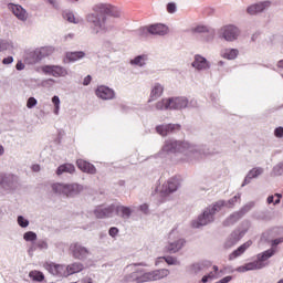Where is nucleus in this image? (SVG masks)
<instances>
[{
	"mask_svg": "<svg viewBox=\"0 0 283 283\" xmlns=\"http://www.w3.org/2000/svg\"><path fill=\"white\" fill-rule=\"evenodd\" d=\"M209 151L205 145L191 144L187 140H178L176 138L166 139L161 149L155 158H160L161 160H172V156H181L177 160L185 163H193V160H200L203 156H207Z\"/></svg>",
	"mask_w": 283,
	"mask_h": 283,
	"instance_id": "obj_1",
	"label": "nucleus"
},
{
	"mask_svg": "<svg viewBox=\"0 0 283 283\" xmlns=\"http://www.w3.org/2000/svg\"><path fill=\"white\" fill-rule=\"evenodd\" d=\"M113 17L119 19L120 10L117 7L99 3L94 7V13L86 17V22L91 28L92 34H101L107 32V18Z\"/></svg>",
	"mask_w": 283,
	"mask_h": 283,
	"instance_id": "obj_2",
	"label": "nucleus"
},
{
	"mask_svg": "<svg viewBox=\"0 0 283 283\" xmlns=\"http://www.w3.org/2000/svg\"><path fill=\"white\" fill-rule=\"evenodd\" d=\"M241 195L237 193L234 197L229 199L228 201L219 200L214 203L208 206L201 214L198 216L196 220L191 222L192 229H200V227H207V224H211L213 220H216V214L219 211H222V207H235L237 202H240Z\"/></svg>",
	"mask_w": 283,
	"mask_h": 283,
	"instance_id": "obj_3",
	"label": "nucleus"
},
{
	"mask_svg": "<svg viewBox=\"0 0 283 283\" xmlns=\"http://www.w3.org/2000/svg\"><path fill=\"white\" fill-rule=\"evenodd\" d=\"M155 107L159 112L166 109H196L198 107V101L196 98L189 99L186 96L168 97L157 102Z\"/></svg>",
	"mask_w": 283,
	"mask_h": 283,
	"instance_id": "obj_4",
	"label": "nucleus"
},
{
	"mask_svg": "<svg viewBox=\"0 0 283 283\" xmlns=\"http://www.w3.org/2000/svg\"><path fill=\"white\" fill-rule=\"evenodd\" d=\"M169 275L168 269H159L150 272H146L145 269H136L132 273L125 276L126 282H158V280H164Z\"/></svg>",
	"mask_w": 283,
	"mask_h": 283,
	"instance_id": "obj_5",
	"label": "nucleus"
},
{
	"mask_svg": "<svg viewBox=\"0 0 283 283\" xmlns=\"http://www.w3.org/2000/svg\"><path fill=\"white\" fill-rule=\"evenodd\" d=\"M52 191L62 193L67 198H74V196H78L83 191V186L81 184H53Z\"/></svg>",
	"mask_w": 283,
	"mask_h": 283,
	"instance_id": "obj_6",
	"label": "nucleus"
},
{
	"mask_svg": "<svg viewBox=\"0 0 283 283\" xmlns=\"http://www.w3.org/2000/svg\"><path fill=\"white\" fill-rule=\"evenodd\" d=\"M50 52L51 50L48 46H42L33 51H28L24 54V63L27 65H36V63H41L43 59L50 56Z\"/></svg>",
	"mask_w": 283,
	"mask_h": 283,
	"instance_id": "obj_7",
	"label": "nucleus"
},
{
	"mask_svg": "<svg viewBox=\"0 0 283 283\" xmlns=\"http://www.w3.org/2000/svg\"><path fill=\"white\" fill-rule=\"evenodd\" d=\"M240 36V28L228 24L220 29L219 31V39H223V41H227L228 43H233V41H238Z\"/></svg>",
	"mask_w": 283,
	"mask_h": 283,
	"instance_id": "obj_8",
	"label": "nucleus"
},
{
	"mask_svg": "<svg viewBox=\"0 0 283 283\" xmlns=\"http://www.w3.org/2000/svg\"><path fill=\"white\" fill-rule=\"evenodd\" d=\"M0 187L3 189V191H7V193L15 191V189L19 187V177L13 174L2 172Z\"/></svg>",
	"mask_w": 283,
	"mask_h": 283,
	"instance_id": "obj_9",
	"label": "nucleus"
},
{
	"mask_svg": "<svg viewBox=\"0 0 283 283\" xmlns=\"http://www.w3.org/2000/svg\"><path fill=\"white\" fill-rule=\"evenodd\" d=\"M192 34H200V36L206 41L207 43H211L213 39H216V29L199 24L195 28H192Z\"/></svg>",
	"mask_w": 283,
	"mask_h": 283,
	"instance_id": "obj_10",
	"label": "nucleus"
},
{
	"mask_svg": "<svg viewBox=\"0 0 283 283\" xmlns=\"http://www.w3.org/2000/svg\"><path fill=\"white\" fill-rule=\"evenodd\" d=\"M159 136H171V134H178L182 126L180 124H161L155 127Z\"/></svg>",
	"mask_w": 283,
	"mask_h": 283,
	"instance_id": "obj_11",
	"label": "nucleus"
},
{
	"mask_svg": "<svg viewBox=\"0 0 283 283\" xmlns=\"http://www.w3.org/2000/svg\"><path fill=\"white\" fill-rule=\"evenodd\" d=\"M247 235V230L237 229L230 233V235L226 239L223 244L224 249H232L235 247L243 238Z\"/></svg>",
	"mask_w": 283,
	"mask_h": 283,
	"instance_id": "obj_12",
	"label": "nucleus"
},
{
	"mask_svg": "<svg viewBox=\"0 0 283 283\" xmlns=\"http://www.w3.org/2000/svg\"><path fill=\"white\" fill-rule=\"evenodd\" d=\"M45 269L49 271V273H51V275H54L55 277H70L67 266L63 264L48 263Z\"/></svg>",
	"mask_w": 283,
	"mask_h": 283,
	"instance_id": "obj_13",
	"label": "nucleus"
},
{
	"mask_svg": "<svg viewBox=\"0 0 283 283\" xmlns=\"http://www.w3.org/2000/svg\"><path fill=\"white\" fill-rule=\"evenodd\" d=\"M115 211L116 205L112 203L105 208H103V206H97L94 209L93 213L98 220H105V218H112Z\"/></svg>",
	"mask_w": 283,
	"mask_h": 283,
	"instance_id": "obj_14",
	"label": "nucleus"
},
{
	"mask_svg": "<svg viewBox=\"0 0 283 283\" xmlns=\"http://www.w3.org/2000/svg\"><path fill=\"white\" fill-rule=\"evenodd\" d=\"M212 264L213 263H211V261L208 260L195 262L187 266V271L191 275H199V273H202V271L211 269Z\"/></svg>",
	"mask_w": 283,
	"mask_h": 283,
	"instance_id": "obj_15",
	"label": "nucleus"
},
{
	"mask_svg": "<svg viewBox=\"0 0 283 283\" xmlns=\"http://www.w3.org/2000/svg\"><path fill=\"white\" fill-rule=\"evenodd\" d=\"M95 94L97 98H101L102 101H114L116 97V92H114V88H109V86L106 85L97 86Z\"/></svg>",
	"mask_w": 283,
	"mask_h": 283,
	"instance_id": "obj_16",
	"label": "nucleus"
},
{
	"mask_svg": "<svg viewBox=\"0 0 283 283\" xmlns=\"http://www.w3.org/2000/svg\"><path fill=\"white\" fill-rule=\"evenodd\" d=\"M179 187L180 180H178V178H170L166 184L163 185L160 195L163 198H165V196H169V193H175V191H178Z\"/></svg>",
	"mask_w": 283,
	"mask_h": 283,
	"instance_id": "obj_17",
	"label": "nucleus"
},
{
	"mask_svg": "<svg viewBox=\"0 0 283 283\" xmlns=\"http://www.w3.org/2000/svg\"><path fill=\"white\" fill-rule=\"evenodd\" d=\"M275 249L274 248H270L269 250H265L261 253H259L256 255V260L253 261L254 263H256V266H260V268H256L258 270L260 269H264V266H266L264 264V262H266V260H271V258H273V255H275Z\"/></svg>",
	"mask_w": 283,
	"mask_h": 283,
	"instance_id": "obj_18",
	"label": "nucleus"
},
{
	"mask_svg": "<svg viewBox=\"0 0 283 283\" xmlns=\"http://www.w3.org/2000/svg\"><path fill=\"white\" fill-rule=\"evenodd\" d=\"M71 251L75 260H87V258H90V250H87V248L81 245L80 243L73 244L71 247Z\"/></svg>",
	"mask_w": 283,
	"mask_h": 283,
	"instance_id": "obj_19",
	"label": "nucleus"
},
{
	"mask_svg": "<svg viewBox=\"0 0 283 283\" xmlns=\"http://www.w3.org/2000/svg\"><path fill=\"white\" fill-rule=\"evenodd\" d=\"M76 167L77 169H80V171H82L83 174H88L90 176H95L97 171L96 166L85 159H77Z\"/></svg>",
	"mask_w": 283,
	"mask_h": 283,
	"instance_id": "obj_20",
	"label": "nucleus"
},
{
	"mask_svg": "<svg viewBox=\"0 0 283 283\" xmlns=\"http://www.w3.org/2000/svg\"><path fill=\"white\" fill-rule=\"evenodd\" d=\"M191 65L199 72L202 70H211V62H209L205 56L198 54L195 55V60Z\"/></svg>",
	"mask_w": 283,
	"mask_h": 283,
	"instance_id": "obj_21",
	"label": "nucleus"
},
{
	"mask_svg": "<svg viewBox=\"0 0 283 283\" xmlns=\"http://www.w3.org/2000/svg\"><path fill=\"white\" fill-rule=\"evenodd\" d=\"M8 8L19 21H28V11L21 4L9 3Z\"/></svg>",
	"mask_w": 283,
	"mask_h": 283,
	"instance_id": "obj_22",
	"label": "nucleus"
},
{
	"mask_svg": "<svg viewBox=\"0 0 283 283\" xmlns=\"http://www.w3.org/2000/svg\"><path fill=\"white\" fill-rule=\"evenodd\" d=\"M264 174V168L262 167H254L251 170H249L248 175L245 176L241 187H247V185H251V181L259 176H262Z\"/></svg>",
	"mask_w": 283,
	"mask_h": 283,
	"instance_id": "obj_23",
	"label": "nucleus"
},
{
	"mask_svg": "<svg viewBox=\"0 0 283 283\" xmlns=\"http://www.w3.org/2000/svg\"><path fill=\"white\" fill-rule=\"evenodd\" d=\"M251 244H253L252 241H247L245 243L241 244L237 250L232 251L229 254L228 260L230 262H233V260H238V258H240L241 255H244V253L247 252V249H249Z\"/></svg>",
	"mask_w": 283,
	"mask_h": 283,
	"instance_id": "obj_24",
	"label": "nucleus"
},
{
	"mask_svg": "<svg viewBox=\"0 0 283 283\" xmlns=\"http://www.w3.org/2000/svg\"><path fill=\"white\" fill-rule=\"evenodd\" d=\"M169 32V27L163 23H156L149 25V34L165 36Z\"/></svg>",
	"mask_w": 283,
	"mask_h": 283,
	"instance_id": "obj_25",
	"label": "nucleus"
},
{
	"mask_svg": "<svg viewBox=\"0 0 283 283\" xmlns=\"http://www.w3.org/2000/svg\"><path fill=\"white\" fill-rule=\"evenodd\" d=\"M186 243L187 241L185 239H177L175 241H170L166 245V251L168 253H178V251H180Z\"/></svg>",
	"mask_w": 283,
	"mask_h": 283,
	"instance_id": "obj_26",
	"label": "nucleus"
},
{
	"mask_svg": "<svg viewBox=\"0 0 283 283\" xmlns=\"http://www.w3.org/2000/svg\"><path fill=\"white\" fill-rule=\"evenodd\" d=\"M268 6H269V2H266V1L258 2V3L249 6L247 8V12H248V14L253 17L255 14H260V12H264V10H266Z\"/></svg>",
	"mask_w": 283,
	"mask_h": 283,
	"instance_id": "obj_27",
	"label": "nucleus"
},
{
	"mask_svg": "<svg viewBox=\"0 0 283 283\" xmlns=\"http://www.w3.org/2000/svg\"><path fill=\"white\" fill-rule=\"evenodd\" d=\"M163 92H165V86H163L160 83H155L153 85L148 103L157 101V98H160L163 96Z\"/></svg>",
	"mask_w": 283,
	"mask_h": 283,
	"instance_id": "obj_28",
	"label": "nucleus"
},
{
	"mask_svg": "<svg viewBox=\"0 0 283 283\" xmlns=\"http://www.w3.org/2000/svg\"><path fill=\"white\" fill-rule=\"evenodd\" d=\"M115 213L123 218V220H129L132 218V208L126 206H116L115 205Z\"/></svg>",
	"mask_w": 283,
	"mask_h": 283,
	"instance_id": "obj_29",
	"label": "nucleus"
},
{
	"mask_svg": "<svg viewBox=\"0 0 283 283\" xmlns=\"http://www.w3.org/2000/svg\"><path fill=\"white\" fill-rule=\"evenodd\" d=\"M238 54H240L238 49H223L220 51V56L228 61H235V59H238Z\"/></svg>",
	"mask_w": 283,
	"mask_h": 283,
	"instance_id": "obj_30",
	"label": "nucleus"
},
{
	"mask_svg": "<svg viewBox=\"0 0 283 283\" xmlns=\"http://www.w3.org/2000/svg\"><path fill=\"white\" fill-rule=\"evenodd\" d=\"M75 171L74 164H62L56 168L55 174L56 176H63V174H74Z\"/></svg>",
	"mask_w": 283,
	"mask_h": 283,
	"instance_id": "obj_31",
	"label": "nucleus"
},
{
	"mask_svg": "<svg viewBox=\"0 0 283 283\" xmlns=\"http://www.w3.org/2000/svg\"><path fill=\"white\" fill-rule=\"evenodd\" d=\"M161 262H166V264H168V266H176V265L180 264V262H178V259H176V256H171V255L157 258L155 265L158 266V264H160Z\"/></svg>",
	"mask_w": 283,
	"mask_h": 283,
	"instance_id": "obj_32",
	"label": "nucleus"
},
{
	"mask_svg": "<svg viewBox=\"0 0 283 283\" xmlns=\"http://www.w3.org/2000/svg\"><path fill=\"white\" fill-rule=\"evenodd\" d=\"M65 59L69 60V63H76V61H81L82 59H85V52L83 51L66 52Z\"/></svg>",
	"mask_w": 283,
	"mask_h": 283,
	"instance_id": "obj_33",
	"label": "nucleus"
},
{
	"mask_svg": "<svg viewBox=\"0 0 283 283\" xmlns=\"http://www.w3.org/2000/svg\"><path fill=\"white\" fill-rule=\"evenodd\" d=\"M147 61H149V56L147 54L136 55L133 60H130V65L145 67L147 65Z\"/></svg>",
	"mask_w": 283,
	"mask_h": 283,
	"instance_id": "obj_34",
	"label": "nucleus"
},
{
	"mask_svg": "<svg viewBox=\"0 0 283 283\" xmlns=\"http://www.w3.org/2000/svg\"><path fill=\"white\" fill-rule=\"evenodd\" d=\"M240 220H242V214L239 211H235L223 221V227H233V224Z\"/></svg>",
	"mask_w": 283,
	"mask_h": 283,
	"instance_id": "obj_35",
	"label": "nucleus"
},
{
	"mask_svg": "<svg viewBox=\"0 0 283 283\" xmlns=\"http://www.w3.org/2000/svg\"><path fill=\"white\" fill-rule=\"evenodd\" d=\"M69 275H74L75 273H81L83 269H85V265L81 262H74L72 264L66 265Z\"/></svg>",
	"mask_w": 283,
	"mask_h": 283,
	"instance_id": "obj_36",
	"label": "nucleus"
},
{
	"mask_svg": "<svg viewBox=\"0 0 283 283\" xmlns=\"http://www.w3.org/2000/svg\"><path fill=\"white\" fill-rule=\"evenodd\" d=\"M36 249L40 251H48V249H50L48 240H38L34 245L29 249V253H33V251H36Z\"/></svg>",
	"mask_w": 283,
	"mask_h": 283,
	"instance_id": "obj_37",
	"label": "nucleus"
},
{
	"mask_svg": "<svg viewBox=\"0 0 283 283\" xmlns=\"http://www.w3.org/2000/svg\"><path fill=\"white\" fill-rule=\"evenodd\" d=\"M260 265H258V263H254V261H252L237 268V271L238 273H247V271H258Z\"/></svg>",
	"mask_w": 283,
	"mask_h": 283,
	"instance_id": "obj_38",
	"label": "nucleus"
},
{
	"mask_svg": "<svg viewBox=\"0 0 283 283\" xmlns=\"http://www.w3.org/2000/svg\"><path fill=\"white\" fill-rule=\"evenodd\" d=\"M29 277L33 281V282H43V280H45V274H43V272L39 271V270H33L29 273Z\"/></svg>",
	"mask_w": 283,
	"mask_h": 283,
	"instance_id": "obj_39",
	"label": "nucleus"
},
{
	"mask_svg": "<svg viewBox=\"0 0 283 283\" xmlns=\"http://www.w3.org/2000/svg\"><path fill=\"white\" fill-rule=\"evenodd\" d=\"M54 78H61V76H67V70L63 66L53 65Z\"/></svg>",
	"mask_w": 283,
	"mask_h": 283,
	"instance_id": "obj_40",
	"label": "nucleus"
},
{
	"mask_svg": "<svg viewBox=\"0 0 283 283\" xmlns=\"http://www.w3.org/2000/svg\"><path fill=\"white\" fill-rule=\"evenodd\" d=\"M253 207H255V202L254 201H250V202L245 203L239 210V213L241 214L242 218H244V216H247V213H249V211H251V209H253Z\"/></svg>",
	"mask_w": 283,
	"mask_h": 283,
	"instance_id": "obj_41",
	"label": "nucleus"
},
{
	"mask_svg": "<svg viewBox=\"0 0 283 283\" xmlns=\"http://www.w3.org/2000/svg\"><path fill=\"white\" fill-rule=\"evenodd\" d=\"M51 101L54 105L53 114H55V116H59V112L61 109V98L59 97V95H54Z\"/></svg>",
	"mask_w": 283,
	"mask_h": 283,
	"instance_id": "obj_42",
	"label": "nucleus"
},
{
	"mask_svg": "<svg viewBox=\"0 0 283 283\" xmlns=\"http://www.w3.org/2000/svg\"><path fill=\"white\" fill-rule=\"evenodd\" d=\"M271 176H274V177L283 176V161L276 164L272 168Z\"/></svg>",
	"mask_w": 283,
	"mask_h": 283,
	"instance_id": "obj_43",
	"label": "nucleus"
},
{
	"mask_svg": "<svg viewBox=\"0 0 283 283\" xmlns=\"http://www.w3.org/2000/svg\"><path fill=\"white\" fill-rule=\"evenodd\" d=\"M36 238L38 235H36V232L34 231H28L23 234V240L25 242H36Z\"/></svg>",
	"mask_w": 283,
	"mask_h": 283,
	"instance_id": "obj_44",
	"label": "nucleus"
},
{
	"mask_svg": "<svg viewBox=\"0 0 283 283\" xmlns=\"http://www.w3.org/2000/svg\"><path fill=\"white\" fill-rule=\"evenodd\" d=\"M17 222H18L19 227H21V229H28V227H30V220H28L23 216H18Z\"/></svg>",
	"mask_w": 283,
	"mask_h": 283,
	"instance_id": "obj_45",
	"label": "nucleus"
},
{
	"mask_svg": "<svg viewBox=\"0 0 283 283\" xmlns=\"http://www.w3.org/2000/svg\"><path fill=\"white\" fill-rule=\"evenodd\" d=\"M41 70L43 74H49V76H53L54 74V65L46 64L41 66Z\"/></svg>",
	"mask_w": 283,
	"mask_h": 283,
	"instance_id": "obj_46",
	"label": "nucleus"
},
{
	"mask_svg": "<svg viewBox=\"0 0 283 283\" xmlns=\"http://www.w3.org/2000/svg\"><path fill=\"white\" fill-rule=\"evenodd\" d=\"M138 36H142V39H147L149 34V27H142L137 30Z\"/></svg>",
	"mask_w": 283,
	"mask_h": 283,
	"instance_id": "obj_47",
	"label": "nucleus"
},
{
	"mask_svg": "<svg viewBox=\"0 0 283 283\" xmlns=\"http://www.w3.org/2000/svg\"><path fill=\"white\" fill-rule=\"evenodd\" d=\"M63 19H65V21H69V23H77L74 13L70 11L63 13Z\"/></svg>",
	"mask_w": 283,
	"mask_h": 283,
	"instance_id": "obj_48",
	"label": "nucleus"
},
{
	"mask_svg": "<svg viewBox=\"0 0 283 283\" xmlns=\"http://www.w3.org/2000/svg\"><path fill=\"white\" fill-rule=\"evenodd\" d=\"M166 10L169 14H176L177 10H178V7L176 6V2H169L167 6H166Z\"/></svg>",
	"mask_w": 283,
	"mask_h": 283,
	"instance_id": "obj_49",
	"label": "nucleus"
},
{
	"mask_svg": "<svg viewBox=\"0 0 283 283\" xmlns=\"http://www.w3.org/2000/svg\"><path fill=\"white\" fill-rule=\"evenodd\" d=\"M38 103H39V101H36L34 97H29L27 101L28 109H33V107H36Z\"/></svg>",
	"mask_w": 283,
	"mask_h": 283,
	"instance_id": "obj_50",
	"label": "nucleus"
},
{
	"mask_svg": "<svg viewBox=\"0 0 283 283\" xmlns=\"http://www.w3.org/2000/svg\"><path fill=\"white\" fill-rule=\"evenodd\" d=\"M275 138H283V126H279L274 129Z\"/></svg>",
	"mask_w": 283,
	"mask_h": 283,
	"instance_id": "obj_51",
	"label": "nucleus"
},
{
	"mask_svg": "<svg viewBox=\"0 0 283 283\" xmlns=\"http://www.w3.org/2000/svg\"><path fill=\"white\" fill-rule=\"evenodd\" d=\"M14 63V57L12 55H9L2 60L3 65H12Z\"/></svg>",
	"mask_w": 283,
	"mask_h": 283,
	"instance_id": "obj_52",
	"label": "nucleus"
},
{
	"mask_svg": "<svg viewBox=\"0 0 283 283\" xmlns=\"http://www.w3.org/2000/svg\"><path fill=\"white\" fill-rule=\"evenodd\" d=\"M108 234L111 235V238H116L118 235V228L116 227L109 228Z\"/></svg>",
	"mask_w": 283,
	"mask_h": 283,
	"instance_id": "obj_53",
	"label": "nucleus"
},
{
	"mask_svg": "<svg viewBox=\"0 0 283 283\" xmlns=\"http://www.w3.org/2000/svg\"><path fill=\"white\" fill-rule=\"evenodd\" d=\"M224 65H227V62L220 60L219 62H217V70L218 72H224Z\"/></svg>",
	"mask_w": 283,
	"mask_h": 283,
	"instance_id": "obj_54",
	"label": "nucleus"
},
{
	"mask_svg": "<svg viewBox=\"0 0 283 283\" xmlns=\"http://www.w3.org/2000/svg\"><path fill=\"white\" fill-rule=\"evenodd\" d=\"M282 242H283V237L272 240V249H275V247H279V244H282Z\"/></svg>",
	"mask_w": 283,
	"mask_h": 283,
	"instance_id": "obj_55",
	"label": "nucleus"
},
{
	"mask_svg": "<svg viewBox=\"0 0 283 283\" xmlns=\"http://www.w3.org/2000/svg\"><path fill=\"white\" fill-rule=\"evenodd\" d=\"M10 48V44L3 40H0V52H3V50H8Z\"/></svg>",
	"mask_w": 283,
	"mask_h": 283,
	"instance_id": "obj_56",
	"label": "nucleus"
},
{
	"mask_svg": "<svg viewBox=\"0 0 283 283\" xmlns=\"http://www.w3.org/2000/svg\"><path fill=\"white\" fill-rule=\"evenodd\" d=\"M210 280H218V277H222V274H216L214 272H209L206 274Z\"/></svg>",
	"mask_w": 283,
	"mask_h": 283,
	"instance_id": "obj_57",
	"label": "nucleus"
},
{
	"mask_svg": "<svg viewBox=\"0 0 283 283\" xmlns=\"http://www.w3.org/2000/svg\"><path fill=\"white\" fill-rule=\"evenodd\" d=\"M48 3H50V6H52V8H54V10H59L60 4L56 0H46Z\"/></svg>",
	"mask_w": 283,
	"mask_h": 283,
	"instance_id": "obj_58",
	"label": "nucleus"
},
{
	"mask_svg": "<svg viewBox=\"0 0 283 283\" xmlns=\"http://www.w3.org/2000/svg\"><path fill=\"white\" fill-rule=\"evenodd\" d=\"M15 70H18V72L25 70V64H23V62L21 61H18V63L15 64Z\"/></svg>",
	"mask_w": 283,
	"mask_h": 283,
	"instance_id": "obj_59",
	"label": "nucleus"
},
{
	"mask_svg": "<svg viewBox=\"0 0 283 283\" xmlns=\"http://www.w3.org/2000/svg\"><path fill=\"white\" fill-rule=\"evenodd\" d=\"M139 211H142L143 213H147V211H149V206L147 203H143L139 207Z\"/></svg>",
	"mask_w": 283,
	"mask_h": 283,
	"instance_id": "obj_60",
	"label": "nucleus"
},
{
	"mask_svg": "<svg viewBox=\"0 0 283 283\" xmlns=\"http://www.w3.org/2000/svg\"><path fill=\"white\" fill-rule=\"evenodd\" d=\"M90 83H92V75H87L84 77L83 85L87 86L90 85Z\"/></svg>",
	"mask_w": 283,
	"mask_h": 283,
	"instance_id": "obj_61",
	"label": "nucleus"
},
{
	"mask_svg": "<svg viewBox=\"0 0 283 283\" xmlns=\"http://www.w3.org/2000/svg\"><path fill=\"white\" fill-rule=\"evenodd\" d=\"M268 205H275V196L270 195L266 199Z\"/></svg>",
	"mask_w": 283,
	"mask_h": 283,
	"instance_id": "obj_62",
	"label": "nucleus"
},
{
	"mask_svg": "<svg viewBox=\"0 0 283 283\" xmlns=\"http://www.w3.org/2000/svg\"><path fill=\"white\" fill-rule=\"evenodd\" d=\"M212 269H213V273H214L216 275H222V274H223L222 270H220V269L218 268V265H213Z\"/></svg>",
	"mask_w": 283,
	"mask_h": 283,
	"instance_id": "obj_63",
	"label": "nucleus"
},
{
	"mask_svg": "<svg viewBox=\"0 0 283 283\" xmlns=\"http://www.w3.org/2000/svg\"><path fill=\"white\" fill-rule=\"evenodd\" d=\"M210 280H211V279H210L207 274L201 277V282H202V283H207V282H209Z\"/></svg>",
	"mask_w": 283,
	"mask_h": 283,
	"instance_id": "obj_64",
	"label": "nucleus"
}]
</instances>
